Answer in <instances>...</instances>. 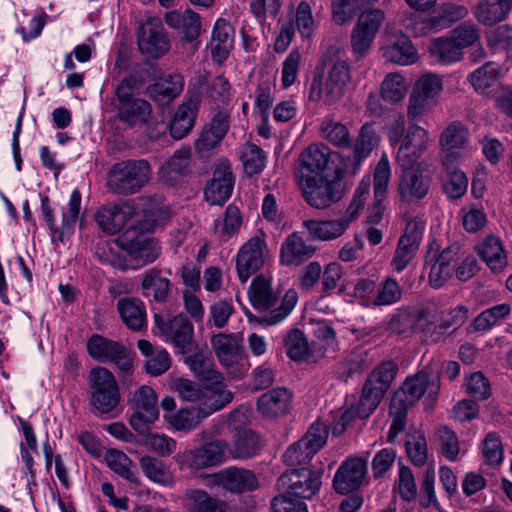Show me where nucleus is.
Instances as JSON below:
<instances>
[{
  "label": "nucleus",
  "instance_id": "58",
  "mask_svg": "<svg viewBox=\"0 0 512 512\" xmlns=\"http://www.w3.org/2000/svg\"><path fill=\"white\" fill-rule=\"evenodd\" d=\"M328 435L326 425L323 422L316 421L300 440L314 456L326 444Z\"/></svg>",
  "mask_w": 512,
  "mask_h": 512
},
{
  "label": "nucleus",
  "instance_id": "1",
  "mask_svg": "<svg viewBox=\"0 0 512 512\" xmlns=\"http://www.w3.org/2000/svg\"><path fill=\"white\" fill-rule=\"evenodd\" d=\"M440 390L439 374L423 369L413 376H409L394 392L389 406V415L392 423L387 435V441L393 443L399 433L406 428V419L411 409L419 399L427 393L432 401Z\"/></svg>",
  "mask_w": 512,
  "mask_h": 512
},
{
  "label": "nucleus",
  "instance_id": "13",
  "mask_svg": "<svg viewBox=\"0 0 512 512\" xmlns=\"http://www.w3.org/2000/svg\"><path fill=\"white\" fill-rule=\"evenodd\" d=\"M138 46L143 54L159 58L168 52L170 43L159 18H148L139 28Z\"/></svg>",
  "mask_w": 512,
  "mask_h": 512
},
{
  "label": "nucleus",
  "instance_id": "23",
  "mask_svg": "<svg viewBox=\"0 0 512 512\" xmlns=\"http://www.w3.org/2000/svg\"><path fill=\"white\" fill-rule=\"evenodd\" d=\"M427 309H398L390 318L387 329L397 335H411L419 322L428 318Z\"/></svg>",
  "mask_w": 512,
  "mask_h": 512
},
{
  "label": "nucleus",
  "instance_id": "24",
  "mask_svg": "<svg viewBox=\"0 0 512 512\" xmlns=\"http://www.w3.org/2000/svg\"><path fill=\"white\" fill-rule=\"evenodd\" d=\"M227 444L217 440L205 443L189 452L190 465L197 469L221 464L225 459Z\"/></svg>",
  "mask_w": 512,
  "mask_h": 512
},
{
  "label": "nucleus",
  "instance_id": "17",
  "mask_svg": "<svg viewBox=\"0 0 512 512\" xmlns=\"http://www.w3.org/2000/svg\"><path fill=\"white\" fill-rule=\"evenodd\" d=\"M165 335L182 354L194 352L196 349L193 340L194 328L184 314H179L169 320L165 325Z\"/></svg>",
  "mask_w": 512,
  "mask_h": 512
},
{
  "label": "nucleus",
  "instance_id": "6",
  "mask_svg": "<svg viewBox=\"0 0 512 512\" xmlns=\"http://www.w3.org/2000/svg\"><path fill=\"white\" fill-rule=\"evenodd\" d=\"M443 89L442 78L439 75L427 73L415 83L409 96L407 117L410 122L420 120L437 104V99Z\"/></svg>",
  "mask_w": 512,
  "mask_h": 512
},
{
  "label": "nucleus",
  "instance_id": "25",
  "mask_svg": "<svg viewBox=\"0 0 512 512\" xmlns=\"http://www.w3.org/2000/svg\"><path fill=\"white\" fill-rule=\"evenodd\" d=\"M349 219L305 220L303 226L313 240L330 241L340 237L349 227Z\"/></svg>",
  "mask_w": 512,
  "mask_h": 512
},
{
  "label": "nucleus",
  "instance_id": "59",
  "mask_svg": "<svg viewBox=\"0 0 512 512\" xmlns=\"http://www.w3.org/2000/svg\"><path fill=\"white\" fill-rule=\"evenodd\" d=\"M398 372V365L393 360H386L376 366L367 380L388 391Z\"/></svg>",
  "mask_w": 512,
  "mask_h": 512
},
{
  "label": "nucleus",
  "instance_id": "3",
  "mask_svg": "<svg viewBox=\"0 0 512 512\" xmlns=\"http://www.w3.org/2000/svg\"><path fill=\"white\" fill-rule=\"evenodd\" d=\"M88 386L90 404L95 415L109 414L119 405V385L113 373L107 368H93L88 376Z\"/></svg>",
  "mask_w": 512,
  "mask_h": 512
},
{
  "label": "nucleus",
  "instance_id": "37",
  "mask_svg": "<svg viewBox=\"0 0 512 512\" xmlns=\"http://www.w3.org/2000/svg\"><path fill=\"white\" fill-rule=\"evenodd\" d=\"M211 345L218 360L226 367L233 366L239 360V344L233 335L217 334L211 339Z\"/></svg>",
  "mask_w": 512,
  "mask_h": 512
},
{
  "label": "nucleus",
  "instance_id": "26",
  "mask_svg": "<svg viewBox=\"0 0 512 512\" xmlns=\"http://www.w3.org/2000/svg\"><path fill=\"white\" fill-rule=\"evenodd\" d=\"M233 26L225 19L219 18L213 28L210 49L217 62H223L233 46Z\"/></svg>",
  "mask_w": 512,
  "mask_h": 512
},
{
  "label": "nucleus",
  "instance_id": "39",
  "mask_svg": "<svg viewBox=\"0 0 512 512\" xmlns=\"http://www.w3.org/2000/svg\"><path fill=\"white\" fill-rule=\"evenodd\" d=\"M123 344L102 335L95 334L87 341V351L91 358L99 362H110L119 353Z\"/></svg>",
  "mask_w": 512,
  "mask_h": 512
},
{
  "label": "nucleus",
  "instance_id": "55",
  "mask_svg": "<svg viewBox=\"0 0 512 512\" xmlns=\"http://www.w3.org/2000/svg\"><path fill=\"white\" fill-rule=\"evenodd\" d=\"M443 180V191L451 200H458L464 196L468 188V178L461 170H453L445 173Z\"/></svg>",
  "mask_w": 512,
  "mask_h": 512
},
{
  "label": "nucleus",
  "instance_id": "52",
  "mask_svg": "<svg viewBox=\"0 0 512 512\" xmlns=\"http://www.w3.org/2000/svg\"><path fill=\"white\" fill-rule=\"evenodd\" d=\"M405 448L411 462L416 466H423L428 457L427 442L425 436L415 431L408 433L405 440Z\"/></svg>",
  "mask_w": 512,
  "mask_h": 512
},
{
  "label": "nucleus",
  "instance_id": "18",
  "mask_svg": "<svg viewBox=\"0 0 512 512\" xmlns=\"http://www.w3.org/2000/svg\"><path fill=\"white\" fill-rule=\"evenodd\" d=\"M234 180L228 165L219 166L212 180L206 185L205 199L212 205H223L231 196Z\"/></svg>",
  "mask_w": 512,
  "mask_h": 512
},
{
  "label": "nucleus",
  "instance_id": "48",
  "mask_svg": "<svg viewBox=\"0 0 512 512\" xmlns=\"http://www.w3.org/2000/svg\"><path fill=\"white\" fill-rule=\"evenodd\" d=\"M98 226L108 234H116L125 225V214L117 206L102 207L95 215Z\"/></svg>",
  "mask_w": 512,
  "mask_h": 512
},
{
  "label": "nucleus",
  "instance_id": "40",
  "mask_svg": "<svg viewBox=\"0 0 512 512\" xmlns=\"http://www.w3.org/2000/svg\"><path fill=\"white\" fill-rule=\"evenodd\" d=\"M140 467L145 476L155 483L169 486L174 482L169 466L158 458L149 455L142 456L140 458Z\"/></svg>",
  "mask_w": 512,
  "mask_h": 512
},
{
  "label": "nucleus",
  "instance_id": "63",
  "mask_svg": "<svg viewBox=\"0 0 512 512\" xmlns=\"http://www.w3.org/2000/svg\"><path fill=\"white\" fill-rule=\"evenodd\" d=\"M428 142V132L417 124H410L402 139L401 146L423 154L427 149Z\"/></svg>",
  "mask_w": 512,
  "mask_h": 512
},
{
  "label": "nucleus",
  "instance_id": "64",
  "mask_svg": "<svg viewBox=\"0 0 512 512\" xmlns=\"http://www.w3.org/2000/svg\"><path fill=\"white\" fill-rule=\"evenodd\" d=\"M143 445L156 454L165 457L171 455L176 450L177 443L167 435L149 433L145 436Z\"/></svg>",
  "mask_w": 512,
  "mask_h": 512
},
{
  "label": "nucleus",
  "instance_id": "12",
  "mask_svg": "<svg viewBox=\"0 0 512 512\" xmlns=\"http://www.w3.org/2000/svg\"><path fill=\"white\" fill-rule=\"evenodd\" d=\"M331 150L325 144H312L302 151L298 159L295 177L298 182L325 176Z\"/></svg>",
  "mask_w": 512,
  "mask_h": 512
},
{
  "label": "nucleus",
  "instance_id": "33",
  "mask_svg": "<svg viewBox=\"0 0 512 512\" xmlns=\"http://www.w3.org/2000/svg\"><path fill=\"white\" fill-rule=\"evenodd\" d=\"M183 78L181 75H169L146 89V94L154 101L168 103L177 97L183 90Z\"/></svg>",
  "mask_w": 512,
  "mask_h": 512
},
{
  "label": "nucleus",
  "instance_id": "14",
  "mask_svg": "<svg viewBox=\"0 0 512 512\" xmlns=\"http://www.w3.org/2000/svg\"><path fill=\"white\" fill-rule=\"evenodd\" d=\"M212 481L216 486L237 495L252 492L259 487L253 471L235 466L214 473Z\"/></svg>",
  "mask_w": 512,
  "mask_h": 512
},
{
  "label": "nucleus",
  "instance_id": "27",
  "mask_svg": "<svg viewBox=\"0 0 512 512\" xmlns=\"http://www.w3.org/2000/svg\"><path fill=\"white\" fill-rule=\"evenodd\" d=\"M117 310L122 321L130 330L138 332L146 328V310L139 299L121 298L117 302Z\"/></svg>",
  "mask_w": 512,
  "mask_h": 512
},
{
  "label": "nucleus",
  "instance_id": "51",
  "mask_svg": "<svg viewBox=\"0 0 512 512\" xmlns=\"http://www.w3.org/2000/svg\"><path fill=\"white\" fill-rule=\"evenodd\" d=\"M240 159L245 173L252 176L259 174L263 170L266 156L264 155L263 150L257 145L253 143H246L242 147Z\"/></svg>",
  "mask_w": 512,
  "mask_h": 512
},
{
  "label": "nucleus",
  "instance_id": "43",
  "mask_svg": "<svg viewBox=\"0 0 512 512\" xmlns=\"http://www.w3.org/2000/svg\"><path fill=\"white\" fill-rule=\"evenodd\" d=\"M407 89L406 80L400 73H389L381 83V97L385 102L395 104L404 99Z\"/></svg>",
  "mask_w": 512,
  "mask_h": 512
},
{
  "label": "nucleus",
  "instance_id": "49",
  "mask_svg": "<svg viewBox=\"0 0 512 512\" xmlns=\"http://www.w3.org/2000/svg\"><path fill=\"white\" fill-rule=\"evenodd\" d=\"M321 131L325 139L332 145L340 149L351 147L352 137L346 125L332 120H326L322 123Z\"/></svg>",
  "mask_w": 512,
  "mask_h": 512
},
{
  "label": "nucleus",
  "instance_id": "5",
  "mask_svg": "<svg viewBox=\"0 0 512 512\" xmlns=\"http://www.w3.org/2000/svg\"><path fill=\"white\" fill-rule=\"evenodd\" d=\"M151 174V165L145 159L121 161L112 167L108 187L116 194L132 195L149 182Z\"/></svg>",
  "mask_w": 512,
  "mask_h": 512
},
{
  "label": "nucleus",
  "instance_id": "10",
  "mask_svg": "<svg viewBox=\"0 0 512 512\" xmlns=\"http://www.w3.org/2000/svg\"><path fill=\"white\" fill-rule=\"evenodd\" d=\"M269 258L264 235L254 236L244 243L236 257V269L238 277L245 283L251 275L259 271Z\"/></svg>",
  "mask_w": 512,
  "mask_h": 512
},
{
  "label": "nucleus",
  "instance_id": "8",
  "mask_svg": "<svg viewBox=\"0 0 512 512\" xmlns=\"http://www.w3.org/2000/svg\"><path fill=\"white\" fill-rule=\"evenodd\" d=\"M321 473L308 468L285 471L277 479L279 492L299 499H311L321 487Z\"/></svg>",
  "mask_w": 512,
  "mask_h": 512
},
{
  "label": "nucleus",
  "instance_id": "30",
  "mask_svg": "<svg viewBox=\"0 0 512 512\" xmlns=\"http://www.w3.org/2000/svg\"><path fill=\"white\" fill-rule=\"evenodd\" d=\"M117 109L118 119L129 126L147 123L152 114L151 104L140 98L118 105Z\"/></svg>",
  "mask_w": 512,
  "mask_h": 512
},
{
  "label": "nucleus",
  "instance_id": "57",
  "mask_svg": "<svg viewBox=\"0 0 512 512\" xmlns=\"http://www.w3.org/2000/svg\"><path fill=\"white\" fill-rule=\"evenodd\" d=\"M173 387L184 400L194 402L200 399H204L205 408H209V404L211 403L209 398L212 397V394L217 393V391H211L210 395H208L200 388L198 384L183 378L175 380ZM219 392L220 391H218V393Z\"/></svg>",
  "mask_w": 512,
  "mask_h": 512
},
{
  "label": "nucleus",
  "instance_id": "15",
  "mask_svg": "<svg viewBox=\"0 0 512 512\" xmlns=\"http://www.w3.org/2000/svg\"><path fill=\"white\" fill-rule=\"evenodd\" d=\"M367 472L366 462L361 458H352L338 468L333 487L340 494H348L360 487Z\"/></svg>",
  "mask_w": 512,
  "mask_h": 512
},
{
  "label": "nucleus",
  "instance_id": "22",
  "mask_svg": "<svg viewBox=\"0 0 512 512\" xmlns=\"http://www.w3.org/2000/svg\"><path fill=\"white\" fill-rule=\"evenodd\" d=\"M291 393L286 388H274L262 394L257 400V410L268 418L285 415L288 412Z\"/></svg>",
  "mask_w": 512,
  "mask_h": 512
},
{
  "label": "nucleus",
  "instance_id": "9",
  "mask_svg": "<svg viewBox=\"0 0 512 512\" xmlns=\"http://www.w3.org/2000/svg\"><path fill=\"white\" fill-rule=\"evenodd\" d=\"M233 400V394L230 391H220L213 393L209 398L211 403L209 408L191 407L180 409L177 413L165 415L168 423L178 431H189L196 428L200 422L211 413L222 409Z\"/></svg>",
  "mask_w": 512,
  "mask_h": 512
},
{
  "label": "nucleus",
  "instance_id": "60",
  "mask_svg": "<svg viewBox=\"0 0 512 512\" xmlns=\"http://www.w3.org/2000/svg\"><path fill=\"white\" fill-rule=\"evenodd\" d=\"M106 462L116 474L130 482H136V474L131 470L132 462L126 454L118 450H109Z\"/></svg>",
  "mask_w": 512,
  "mask_h": 512
},
{
  "label": "nucleus",
  "instance_id": "2",
  "mask_svg": "<svg viewBox=\"0 0 512 512\" xmlns=\"http://www.w3.org/2000/svg\"><path fill=\"white\" fill-rule=\"evenodd\" d=\"M249 299L254 309L259 311L269 310L268 313L259 318V323L275 325L291 313L297 303L298 295L295 290H288L280 305L270 310L278 301V292L272 288L270 281L263 276H257L250 285Z\"/></svg>",
  "mask_w": 512,
  "mask_h": 512
},
{
  "label": "nucleus",
  "instance_id": "41",
  "mask_svg": "<svg viewBox=\"0 0 512 512\" xmlns=\"http://www.w3.org/2000/svg\"><path fill=\"white\" fill-rule=\"evenodd\" d=\"M185 499L190 512H225L223 502L211 497L204 490H188Z\"/></svg>",
  "mask_w": 512,
  "mask_h": 512
},
{
  "label": "nucleus",
  "instance_id": "21",
  "mask_svg": "<svg viewBox=\"0 0 512 512\" xmlns=\"http://www.w3.org/2000/svg\"><path fill=\"white\" fill-rule=\"evenodd\" d=\"M428 190L429 182L423 177L420 169L407 170L401 173L398 193L403 202L418 201L427 195Z\"/></svg>",
  "mask_w": 512,
  "mask_h": 512
},
{
  "label": "nucleus",
  "instance_id": "31",
  "mask_svg": "<svg viewBox=\"0 0 512 512\" xmlns=\"http://www.w3.org/2000/svg\"><path fill=\"white\" fill-rule=\"evenodd\" d=\"M197 108L198 102L193 99L178 107L170 124V134L174 139L180 140L191 131L194 126Z\"/></svg>",
  "mask_w": 512,
  "mask_h": 512
},
{
  "label": "nucleus",
  "instance_id": "20",
  "mask_svg": "<svg viewBox=\"0 0 512 512\" xmlns=\"http://www.w3.org/2000/svg\"><path fill=\"white\" fill-rule=\"evenodd\" d=\"M390 176L391 171L389 161L385 156H383L377 163L374 171L375 205L373 210L368 215V222L370 224L379 223L383 217L384 208L381 205V201L385 197Z\"/></svg>",
  "mask_w": 512,
  "mask_h": 512
},
{
  "label": "nucleus",
  "instance_id": "29",
  "mask_svg": "<svg viewBox=\"0 0 512 512\" xmlns=\"http://www.w3.org/2000/svg\"><path fill=\"white\" fill-rule=\"evenodd\" d=\"M141 289L145 297L152 298L155 302L163 304L168 301L171 283L169 279L161 275V270L154 268L144 275Z\"/></svg>",
  "mask_w": 512,
  "mask_h": 512
},
{
  "label": "nucleus",
  "instance_id": "19",
  "mask_svg": "<svg viewBox=\"0 0 512 512\" xmlns=\"http://www.w3.org/2000/svg\"><path fill=\"white\" fill-rule=\"evenodd\" d=\"M122 246L129 256V266L133 269L141 268L149 263L154 262L159 254V248L153 240L146 238L122 239Z\"/></svg>",
  "mask_w": 512,
  "mask_h": 512
},
{
  "label": "nucleus",
  "instance_id": "16",
  "mask_svg": "<svg viewBox=\"0 0 512 512\" xmlns=\"http://www.w3.org/2000/svg\"><path fill=\"white\" fill-rule=\"evenodd\" d=\"M164 20L170 28L179 31L185 42L194 41L201 33V17L191 9L166 12Z\"/></svg>",
  "mask_w": 512,
  "mask_h": 512
},
{
  "label": "nucleus",
  "instance_id": "42",
  "mask_svg": "<svg viewBox=\"0 0 512 512\" xmlns=\"http://www.w3.org/2000/svg\"><path fill=\"white\" fill-rule=\"evenodd\" d=\"M386 392L387 390L373 384L369 380H366L363 385L360 399L358 401L359 418H368L377 409Z\"/></svg>",
  "mask_w": 512,
  "mask_h": 512
},
{
  "label": "nucleus",
  "instance_id": "62",
  "mask_svg": "<svg viewBox=\"0 0 512 512\" xmlns=\"http://www.w3.org/2000/svg\"><path fill=\"white\" fill-rule=\"evenodd\" d=\"M419 247L413 244L398 240L390 265L394 271H404L415 258Z\"/></svg>",
  "mask_w": 512,
  "mask_h": 512
},
{
  "label": "nucleus",
  "instance_id": "36",
  "mask_svg": "<svg viewBox=\"0 0 512 512\" xmlns=\"http://www.w3.org/2000/svg\"><path fill=\"white\" fill-rule=\"evenodd\" d=\"M508 73V68L503 69L495 62H487L474 72L468 79L477 91L485 93L494 83Z\"/></svg>",
  "mask_w": 512,
  "mask_h": 512
},
{
  "label": "nucleus",
  "instance_id": "53",
  "mask_svg": "<svg viewBox=\"0 0 512 512\" xmlns=\"http://www.w3.org/2000/svg\"><path fill=\"white\" fill-rule=\"evenodd\" d=\"M366 352H354L347 359L336 366L335 376L341 381H347L355 373H359L368 368Z\"/></svg>",
  "mask_w": 512,
  "mask_h": 512
},
{
  "label": "nucleus",
  "instance_id": "45",
  "mask_svg": "<svg viewBox=\"0 0 512 512\" xmlns=\"http://www.w3.org/2000/svg\"><path fill=\"white\" fill-rule=\"evenodd\" d=\"M191 151L182 148L174 152L173 156L163 166L162 172L169 181H176L179 177L190 172Z\"/></svg>",
  "mask_w": 512,
  "mask_h": 512
},
{
  "label": "nucleus",
  "instance_id": "35",
  "mask_svg": "<svg viewBox=\"0 0 512 512\" xmlns=\"http://www.w3.org/2000/svg\"><path fill=\"white\" fill-rule=\"evenodd\" d=\"M477 251L481 259L495 272L501 271L507 264L506 255L497 237L488 236L477 246Z\"/></svg>",
  "mask_w": 512,
  "mask_h": 512
},
{
  "label": "nucleus",
  "instance_id": "44",
  "mask_svg": "<svg viewBox=\"0 0 512 512\" xmlns=\"http://www.w3.org/2000/svg\"><path fill=\"white\" fill-rule=\"evenodd\" d=\"M260 450V439L251 430L238 431L231 453L238 459H248L256 455Z\"/></svg>",
  "mask_w": 512,
  "mask_h": 512
},
{
  "label": "nucleus",
  "instance_id": "46",
  "mask_svg": "<svg viewBox=\"0 0 512 512\" xmlns=\"http://www.w3.org/2000/svg\"><path fill=\"white\" fill-rule=\"evenodd\" d=\"M430 51L439 62L445 64L459 61L463 57V50L452 37L433 40Z\"/></svg>",
  "mask_w": 512,
  "mask_h": 512
},
{
  "label": "nucleus",
  "instance_id": "28",
  "mask_svg": "<svg viewBox=\"0 0 512 512\" xmlns=\"http://www.w3.org/2000/svg\"><path fill=\"white\" fill-rule=\"evenodd\" d=\"M512 0H479L474 11L476 19L485 26L503 21L509 14Z\"/></svg>",
  "mask_w": 512,
  "mask_h": 512
},
{
  "label": "nucleus",
  "instance_id": "4",
  "mask_svg": "<svg viewBox=\"0 0 512 512\" xmlns=\"http://www.w3.org/2000/svg\"><path fill=\"white\" fill-rule=\"evenodd\" d=\"M344 174L347 173L342 167L335 170L332 178L325 175L298 182L307 204L316 209H325L341 200L346 191L342 181Z\"/></svg>",
  "mask_w": 512,
  "mask_h": 512
},
{
  "label": "nucleus",
  "instance_id": "50",
  "mask_svg": "<svg viewBox=\"0 0 512 512\" xmlns=\"http://www.w3.org/2000/svg\"><path fill=\"white\" fill-rule=\"evenodd\" d=\"M467 136L466 127L461 122L455 121L442 132L440 145L445 151L462 149L467 143Z\"/></svg>",
  "mask_w": 512,
  "mask_h": 512
},
{
  "label": "nucleus",
  "instance_id": "61",
  "mask_svg": "<svg viewBox=\"0 0 512 512\" xmlns=\"http://www.w3.org/2000/svg\"><path fill=\"white\" fill-rule=\"evenodd\" d=\"M288 356L294 361H302L308 356V343L304 333L299 329L291 330L285 338Z\"/></svg>",
  "mask_w": 512,
  "mask_h": 512
},
{
  "label": "nucleus",
  "instance_id": "34",
  "mask_svg": "<svg viewBox=\"0 0 512 512\" xmlns=\"http://www.w3.org/2000/svg\"><path fill=\"white\" fill-rule=\"evenodd\" d=\"M384 57L399 65H409L417 61V52L411 41L404 35L397 37L383 50Z\"/></svg>",
  "mask_w": 512,
  "mask_h": 512
},
{
  "label": "nucleus",
  "instance_id": "38",
  "mask_svg": "<svg viewBox=\"0 0 512 512\" xmlns=\"http://www.w3.org/2000/svg\"><path fill=\"white\" fill-rule=\"evenodd\" d=\"M378 0H332V18L338 25L350 22L367 6Z\"/></svg>",
  "mask_w": 512,
  "mask_h": 512
},
{
  "label": "nucleus",
  "instance_id": "54",
  "mask_svg": "<svg viewBox=\"0 0 512 512\" xmlns=\"http://www.w3.org/2000/svg\"><path fill=\"white\" fill-rule=\"evenodd\" d=\"M402 297V290L398 282L391 277L383 280L376 287V295L373 298L372 306H387L398 302Z\"/></svg>",
  "mask_w": 512,
  "mask_h": 512
},
{
  "label": "nucleus",
  "instance_id": "56",
  "mask_svg": "<svg viewBox=\"0 0 512 512\" xmlns=\"http://www.w3.org/2000/svg\"><path fill=\"white\" fill-rule=\"evenodd\" d=\"M241 223L239 209L234 205H229L225 210L223 220L216 222L215 232L222 240H227L239 230Z\"/></svg>",
  "mask_w": 512,
  "mask_h": 512
},
{
  "label": "nucleus",
  "instance_id": "7",
  "mask_svg": "<svg viewBox=\"0 0 512 512\" xmlns=\"http://www.w3.org/2000/svg\"><path fill=\"white\" fill-rule=\"evenodd\" d=\"M321 77H315L311 83L309 97L312 101L323 99L327 105L341 100L351 81L350 66L346 61H337L328 72L324 89L321 88Z\"/></svg>",
  "mask_w": 512,
  "mask_h": 512
},
{
  "label": "nucleus",
  "instance_id": "11",
  "mask_svg": "<svg viewBox=\"0 0 512 512\" xmlns=\"http://www.w3.org/2000/svg\"><path fill=\"white\" fill-rule=\"evenodd\" d=\"M379 136L372 123H365L361 126L359 133L351 147L349 154L343 155L341 164L347 174L355 175L362 162L371 154V152L378 146Z\"/></svg>",
  "mask_w": 512,
  "mask_h": 512
},
{
  "label": "nucleus",
  "instance_id": "47",
  "mask_svg": "<svg viewBox=\"0 0 512 512\" xmlns=\"http://www.w3.org/2000/svg\"><path fill=\"white\" fill-rule=\"evenodd\" d=\"M511 313L509 304L503 303L482 311L473 321L472 328L475 331L483 332L489 330L501 320L507 318Z\"/></svg>",
  "mask_w": 512,
  "mask_h": 512
},
{
  "label": "nucleus",
  "instance_id": "32",
  "mask_svg": "<svg viewBox=\"0 0 512 512\" xmlns=\"http://www.w3.org/2000/svg\"><path fill=\"white\" fill-rule=\"evenodd\" d=\"M314 252L315 249L311 245H307L302 237L297 233H292L282 244L280 257L284 264H300L312 257Z\"/></svg>",
  "mask_w": 512,
  "mask_h": 512
}]
</instances>
